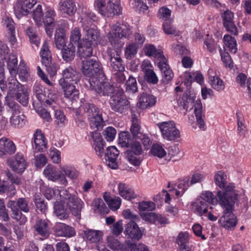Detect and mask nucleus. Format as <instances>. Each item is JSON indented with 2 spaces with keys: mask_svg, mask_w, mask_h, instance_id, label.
I'll return each mask as SVG.
<instances>
[{
  "mask_svg": "<svg viewBox=\"0 0 251 251\" xmlns=\"http://www.w3.org/2000/svg\"><path fill=\"white\" fill-rule=\"evenodd\" d=\"M227 176L223 171H217L214 176V182L221 190L217 192L216 199L217 201L227 200L238 198H242L243 202L248 201V198L245 190L240 192L236 189L235 184L227 182Z\"/></svg>",
  "mask_w": 251,
  "mask_h": 251,
  "instance_id": "nucleus-1",
  "label": "nucleus"
},
{
  "mask_svg": "<svg viewBox=\"0 0 251 251\" xmlns=\"http://www.w3.org/2000/svg\"><path fill=\"white\" fill-rule=\"evenodd\" d=\"M83 21L82 27L84 37L81 43L78 44V54L80 57L91 56L93 53V46L97 45V41L100 37V33L98 28L94 25L85 23Z\"/></svg>",
  "mask_w": 251,
  "mask_h": 251,
  "instance_id": "nucleus-2",
  "label": "nucleus"
},
{
  "mask_svg": "<svg viewBox=\"0 0 251 251\" xmlns=\"http://www.w3.org/2000/svg\"><path fill=\"white\" fill-rule=\"evenodd\" d=\"M16 76L8 78V93L5 97L7 105L13 110H18V106L12 100H8V95L15 94L16 100L23 105H26L28 101V93L25 87L21 84L15 78Z\"/></svg>",
  "mask_w": 251,
  "mask_h": 251,
  "instance_id": "nucleus-3",
  "label": "nucleus"
},
{
  "mask_svg": "<svg viewBox=\"0 0 251 251\" xmlns=\"http://www.w3.org/2000/svg\"><path fill=\"white\" fill-rule=\"evenodd\" d=\"M240 199L238 198L227 200L217 201L219 205L224 208L223 215L219 220V223L224 228L231 229L237 225V220L232 213L235 205H238Z\"/></svg>",
  "mask_w": 251,
  "mask_h": 251,
  "instance_id": "nucleus-4",
  "label": "nucleus"
},
{
  "mask_svg": "<svg viewBox=\"0 0 251 251\" xmlns=\"http://www.w3.org/2000/svg\"><path fill=\"white\" fill-rule=\"evenodd\" d=\"M61 201L75 216H80L83 202L77 197L76 193H71L66 189H61L59 192Z\"/></svg>",
  "mask_w": 251,
  "mask_h": 251,
  "instance_id": "nucleus-5",
  "label": "nucleus"
},
{
  "mask_svg": "<svg viewBox=\"0 0 251 251\" xmlns=\"http://www.w3.org/2000/svg\"><path fill=\"white\" fill-rule=\"evenodd\" d=\"M90 56L83 57L81 61V71L84 75L90 77L89 82L92 78L97 79L96 75L103 74V68L100 62L95 58H91ZM81 59L83 57H80Z\"/></svg>",
  "mask_w": 251,
  "mask_h": 251,
  "instance_id": "nucleus-6",
  "label": "nucleus"
},
{
  "mask_svg": "<svg viewBox=\"0 0 251 251\" xmlns=\"http://www.w3.org/2000/svg\"><path fill=\"white\" fill-rule=\"evenodd\" d=\"M90 88L94 90L100 96L107 97L111 100L113 97L121 93V89L115 88L108 81H100L92 78L89 81Z\"/></svg>",
  "mask_w": 251,
  "mask_h": 251,
  "instance_id": "nucleus-7",
  "label": "nucleus"
},
{
  "mask_svg": "<svg viewBox=\"0 0 251 251\" xmlns=\"http://www.w3.org/2000/svg\"><path fill=\"white\" fill-rule=\"evenodd\" d=\"M95 5L99 13L104 17L119 15L122 11L120 0H108L106 4L104 0H97Z\"/></svg>",
  "mask_w": 251,
  "mask_h": 251,
  "instance_id": "nucleus-8",
  "label": "nucleus"
},
{
  "mask_svg": "<svg viewBox=\"0 0 251 251\" xmlns=\"http://www.w3.org/2000/svg\"><path fill=\"white\" fill-rule=\"evenodd\" d=\"M163 138L168 141H175L180 137V132L173 121H169L157 124Z\"/></svg>",
  "mask_w": 251,
  "mask_h": 251,
  "instance_id": "nucleus-9",
  "label": "nucleus"
},
{
  "mask_svg": "<svg viewBox=\"0 0 251 251\" xmlns=\"http://www.w3.org/2000/svg\"><path fill=\"white\" fill-rule=\"evenodd\" d=\"M8 207H10L12 212L13 218L17 220H20L22 218L21 211L27 213L29 211V201L25 198H21L17 201H11L8 202Z\"/></svg>",
  "mask_w": 251,
  "mask_h": 251,
  "instance_id": "nucleus-10",
  "label": "nucleus"
},
{
  "mask_svg": "<svg viewBox=\"0 0 251 251\" xmlns=\"http://www.w3.org/2000/svg\"><path fill=\"white\" fill-rule=\"evenodd\" d=\"M37 3V0H18L15 7L16 16L20 18L27 15L30 10Z\"/></svg>",
  "mask_w": 251,
  "mask_h": 251,
  "instance_id": "nucleus-11",
  "label": "nucleus"
},
{
  "mask_svg": "<svg viewBox=\"0 0 251 251\" xmlns=\"http://www.w3.org/2000/svg\"><path fill=\"white\" fill-rule=\"evenodd\" d=\"M129 147H130L131 151H126V158L131 164L138 166L141 163V160L136 155L141 153L142 151V147L140 143L136 141L133 143L131 142Z\"/></svg>",
  "mask_w": 251,
  "mask_h": 251,
  "instance_id": "nucleus-12",
  "label": "nucleus"
},
{
  "mask_svg": "<svg viewBox=\"0 0 251 251\" xmlns=\"http://www.w3.org/2000/svg\"><path fill=\"white\" fill-rule=\"evenodd\" d=\"M223 24L226 30L234 35L238 34V30L234 22V13L229 10L222 14Z\"/></svg>",
  "mask_w": 251,
  "mask_h": 251,
  "instance_id": "nucleus-13",
  "label": "nucleus"
},
{
  "mask_svg": "<svg viewBox=\"0 0 251 251\" xmlns=\"http://www.w3.org/2000/svg\"><path fill=\"white\" fill-rule=\"evenodd\" d=\"M7 164L13 171L18 174L23 173L27 165L24 155L20 153H17L13 159L8 160Z\"/></svg>",
  "mask_w": 251,
  "mask_h": 251,
  "instance_id": "nucleus-14",
  "label": "nucleus"
},
{
  "mask_svg": "<svg viewBox=\"0 0 251 251\" xmlns=\"http://www.w3.org/2000/svg\"><path fill=\"white\" fill-rule=\"evenodd\" d=\"M106 53L109 57L110 67L115 72H123L125 67L120 55L114 50L108 48Z\"/></svg>",
  "mask_w": 251,
  "mask_h": 251,
  "instance_id": "nucleus-15",
  "label": "nucleus"
},
{
  "mask_svg": "<svg viewBox=\"0 0 251 251\" xmlns=\"http://www.w3.org/2000/svg\"><path fill=\"white\" fill-rule=\"evenodd\" d=\"M119 154V151L114 146L109 147L104 153V159L106 165L112 169L118 168L117 157Z\"/></svg>",
  "mask_w": 251,
  "mask_h": 251,
  "instance_id": "nucleus-16",
  "label": "nucleus"
},
{
  "mask_svg": "<svg viewBox=\"0 0 251 251\" xmlns=\"http://www.w3.org/2000/svg\"><path fill=\"white\" fill-rule=\"evenodd\" d=\"M123 90L110 100L109 103L112 109L116 110H125L130 108L129 102L123 95Z\"/></svg>",
  "mask_w": 251,
  "mask_h": 251,
  "instance_id": "nucleus-17",
  "label": "nucleus"
},
{
  "mask_svg": "<svg viewBox=\"0 0 251 251\" xmlns=\"http://www.w3.org/2000/svg\"><path fill=\"white\" fill-rule=\"evenodd\" d=\"M63 78L59 80V84L77 83L80 78V75L71 67L66 68L62 73Z\"/></svg>",
  "mask_w": 251,
  "mask_h": 251,
  "instance_id": "nucleus-18",
  "label": "nucleus"
},
{
  "mask_svg": "<svg viewBox=\"0 0 251 251\" xmlns=\"http://www.w3.org/2000/svg\"><path fill=\"white\" fill-rule=\"evenodd\" d=\"M44 175L48 178V179L54 181L60 179V182L62 184L66 186L68 182L67 180L60 172L56 170V169L51 165H47L44 170Z\"/></svg>",
  "mask_w": 251,
  "mask_h": 251,
  "instance_id": "nucleus-19",
  "label": "nucleus"
},
{
  "mask_svg": "<svg viewBox=\"0 0 251 251\" xmlns=\"http://www.w3.org/2000/svg\"><path fill=\"white\" fill-rule=\"evenodd\" d=\"M158 66L160 69L162 74V81L164 83H168L174 77V73L170 69L166 58H162L161 61L158 63Z\"/></svg>",
  "mask_w": 251,
  "mask_h": 251,
  "instance_id": "nucleus-20",
  "label": "nucleus"
},
{
  "mask_svg": "<svg viewBox=\"0 0 251 251\" xmlns=\"http://www.w3.org/2000/svg\"><path fill=\"white\" fill-rule=\"evenodd\" d=\"M108 247L113 250L130 251L132 245L130 241H126L124 243H121L119 240L113 237H108L107 239Z\"/></svg>",
  "mask_w": 251,
  "mask_h": 251,
  "instance_id": "nucleus-21",
  "label": "nucleus"
},
{
  "mask_svg": "<svg viewBox=\"0 0 251 251\" xmlns=\"http://www.w3.org/2000/svg\"><path fill=\"white\" fill-rule=\"evenodd\" d=\"M55 234L57 236L72 237L75 235L74 229L65 224L57 223L54 226Z\"/></svg>",
  "mask_w": 251,
  "mask_h": 251,
  "instance_id": "nucleus-22",
  "label": "nucleus"
},
{
  "mask_svg": "<svg viewBox=\"0 0 251 251\" xmlns=\"http://www.w3.org/2000/svg\"><path fill=\"white\" fill-rule=\"evenodd\" d=\"M136 223L129 222L126 226L125 232L133 240H139L142 236V232Z\"/></svg>",
  "mask_w": 251,
  "mask_h": 251,
  "instance_id": "nucleus-23",
  "label": "nucleus"
},
{
  "mask_svg": "<svg viewBox=\"0 0 251 251\" xmlns=\"http://www.w3.org/2000/svg\"><path fill=\"white\" fill-rule=\"evenodd\" d=\"M75 83L59 84L63 89L65 97L72 100H76L79 98V91L75 88L74 84Z\"/></svg>",
  "mask_w": 251,
  "mask_h": 251,
  "instance_id": "nucleus-24",
  "label": "nucleus"
},
{
  "mask_svg": "<svg viewBox=\"0 0 251 251\" xmlns=\"http://www.w3.org/2000/svg\"><path fill=\"white\" fill-rule=\"evenodd\" d=\"M59 9L63 13L72 16L75 14L76 7L73 0H60L59 3Z\"/></svg>",
  "mask_w": 251,
  "mask_h": 251,
  "instance_id": "nucleus-25",
  "label": "nucleus"
},
{
  "mask_svg": "<svg viewBox=\"0 0 251 251\" xmlns=\"http://www.w3.org/2000/svg\"><path fill=\"white\" fill-rule=\"evenodd\" d=\"M35 149L39 151H44L47 148V141L41 130L38 129L34 134Z\"/></svg>",
  "mask_w": 251,
  "mask_h": 251,
  "instance_id": "nucleus-26",
  "label": "nucleus"
},
{
  "mask_svg": "<svg viewBox=\"0 0 251 251\" xmlns=\"http://www.w3.org/2000/svg\"><path fill=\"white\" fill-rule=\"evenodd\" d=\"M112 29L114 33H116L118 37L120 38H128L132 34L131 27L127 24H122L121 25L116 24L113 25Z\"/></svg>",
  "mask_w": 251,
  "mask_h": 251,
  "instance_id": "nucleus-27",
  "label": "nucleus"
},
{
  "mask_svg": "<svg viewBox=\"0 0 251 251\" xmlns=\"http://www.w3.org/2000/svg\"><path fill=\"white\" fill-rule=\"evenodd\" d=\"M209 82L211 87L215 90L220 91L225 89L223 81L218 76L214 75L213 70L209 69L208 71Z\"/></svg>",
  "mask_w": 251,
  "mask_h": 251,
  "instance_id": "nucleus-28",
  "label": "nucleus"
},
{
  "mask_svg": "<svg viewBox=\"0 0 251 251\" xmlns=\"http://www.w3.org/2000/svg\"><path fill=\"white\" fill-rule=\"evenodd\" d=\"M83 232L84 237L91 243H97L102 238L103 232L101 230L87 228Z\"/></svg>",
  "mask_w": 251,
  "mask_h": 251,
  "instance_id": "nucleus-29",
  "label": "nucleus"
},
{
  "mask_svg": "<svg viewBox=\"0 0 251 251\" xmlns=\"http://www.w3.org/2000/svg\"><path fill=\"white\" fill-rule=\"evenodd\" d=\"M156 100L154 97L143 93L139 99L137 106L139 108L147 109L155 104Z\"/></svg>",
  "mask_w": 251,
  "mask_h": 251,
  "instance_id": "nucleus-30",
  "label": "nucleus"
},
{
  "mask_svg": "<svg viewBox=\"0 0 251 251\" xmlns=\"http://www.w3.org/2000/svg\"><path fill=\"white\" fill-rule=\"evenodd\" d=\"M194 213L201 216L208 212V204L201 199H197L191 204Z\"/></svg>",
  "mask_w": 251,
  "mask_h": 251,
  "instance_id": "nucleus-31",
  "label": "nucleus"
},
{
  "mask_svg": "<svg viewBox=\"0 0 251 251\" xmlns=\"http://www.w3.org/2000/svg\"><path fill=\"white\" fill-rule=\"evenodd\" d=\"M92 138L94 141L95 150L97 154L100 157H102L103 155L104 142L102 139L100 133L96 132L92 133Z\"/></svg>",
  "mask_w": 251,
  "mask_h": 251,
  "instance_id": "nucleus-32",
  "label": "nucleus"
},
{
  "mask_svg": "<svg viewBox=\"0 0 251 251\" xmlns=\"http://www.w3.org/2000/svg\"><path fill=\"white\" fill-rule=\"evenodd\" d=\"M35 231L40 235L47 238L49 236V227L45 220H38L34 226Z\"/></svg>",
  "mask_w": 251,
  "mask_h": 251,
  "instance_id": "nucleus-33",
  "label": "nucleus"
},
{
  "mask_svg": "<svg viewBox=\"0 0 251 251\" xmlns=\"http://www.w3.org/2000/svg\"><path fill=\"white\" fill-rule=\"evenodd\" d=\"M119 193L123 198L130 200L136 197L134 191L133 189L128 187L124 183H120L118 186Z\"/></svg>",
  "mask_w": 251,
  "mask_h": 251,
  "instance_id": "nucleus-34",
  "label": "nucleus"
},
{
  "mask_svg": "<svg viewBox=\"0 0 251 251\" xmlns=\"http://www.w3.org/2000/svg\"><path fill=\"white\" fill-rule=\"evenodd\" d=\"M40 54L42 64H48L49 61L52 60L51 53L50 50L48 43L47 41H45L43 43Z\"/></svg>",
  "mask_w": 251,
  "mask_h": 251,
  "instance_id": "nucleus-35",
  "label": "nucleus"
},
{
  "mask_svg": "<svg viewBox=\"0 0 251 251\" xmlns=\"http://www.w3.org/2000/svg\"><path fill=\"white\" fill-rule=\"evenodd\" d=\"M2 23L3 25L5 26L9 30V40L11 44L14 45L16 42V39L14 34L15 28L13 20L8 17H5L3 19Z\"/></svg>",
  "mask_w": 251,
  "mask_h": 251,
  "instance_id": "nucleus-36",
  "label": "nucleus"
},
{
  "mask_svg": "<svg viewBox=\"0 0 251 251\" xmlns=\"http://www.w3.org/2000/svg\"><path fill=\"white\" fill-rule=\"evenodd\" d=\"M18 60L17 57L13 54L9 55L7 61V67L11 76H16L18 74Z\"/></svg>",
  "mask_w": 251,
  "mask_h": 251,
  "instance_id": "nucleus-37",
  "label": "nucleus"
},
{
  "mask_svg": "<svg viewBox=\"0 0 251 251\" xmlns=\"http://www.w3.org/2000/svg\"><path fill=\"white\" fill-rule=\"evenodd\" d=\"M54 213L61 220L67 219L69 215V212L64 208L63 204L59 201H56L54 203Z\"/></svg>",
  "mask_w": 251,
  "mask_h": 251,
  "instance_id": "nucleus-38",
  "label": "nucleus"
},
{
  "mask_svg": "<svg viewBox=\"0 0 251 251\" xmlns=\"http://www.w3.org/2000/svg\"><path fill=\"white\" fill-rule=\"evenodd\" d=\"M91 112L92 114L90 119L93 126H95L97 130L101 129L103 125L102 114L100 112V111H91Z\"/></svg>",
  "mask_w": 251,
  "mask_h": 251,
  "instance_id": "nucleus-39",
  "label": "nucleus"
},
{
  "mask_svg": "<svg viewBox=\"0 0 251 251\" xmlns=\"http://www.w3.org/2000/svg\"><path fill=\"white\" fill-rule=\"evenodd\" d=\"M65 34L63 28L59 27L56 31L55 34V43L56 47L58 49H62L65 45Z\"/></svg>",
  "mask_w": 251,
  "mask_h": 251,
  "instance_id": "nucleus-40",
  "label": "nucleus"
},
{
  "mask_svg": "<svg viewBox=\"0 0 251 251\" xmlns=\"http://www.w3.org/2000/svg\"><path fill=\"white\" fill-rule=\"evenodd\" d=\"M63 59L69 62L73 60L75 55V47L74 45L69 44L62 49Z\"/></svg>",
  "mask_w": 251,
  "mask_h": 251,
  "instance_id": "nucleus-41",
  "label": "nucleus"
},
{
  "mask_svg": "<svg viewBox=\"0 0 251 251\" xmlns=\"http://www.w3.org/2000/svg\"><path fill=\"white\" fill-rule=\"evenodd\" d=\"M56 14L52 9L47 10L45 13V17H43V23L45 26H48L52 28L55 25V17Z\"/></svg>",
  "mask_w": 251,
  "mask_h": 251,
  "instance_id": "nucleus-42",
  "label": "nucleus"
},
{
  "mask_svg": "<svg viewBox=\"0 0 251 251\" xmlns=\"http://www.w3.org/2000/svg\"><path fill=\"white\" fill-rule=\"evenodd\" d=\"M25 116L21 111H13L10 118V123L14 127L18 126L24 122Z\"/></svg>",
  "mask_w": 251,
  "mask_h": 251,
  "instance_id": "nucleus-43",
  "label": "nucleus"
},
{
  "mask_svg": "<svg viewBox=\"0 0 251 251\" xmlns=\"http://www.w3.org/2000/svg\"><path fill=\"white\" fill-rule=\"evenodd\" d=\"M144 52L148 56H154L158 59L159 61H161L162 58H165L162 52L157 51L154 46L149 45L144 48Z\"/></svg>",
  "mask_w": 251,
  "mask_h": 251,
  "instance_id": "nucleus-44",
  "label": "nucleus"
},
{
  "mask_svg": "<svg viewBox=\"0 0 251 251\" xmlns=\"http://www.w3.org/2000/svg\"><path fill=\"white\" fill-rule=\"evenodd\" d=\"M173 20L164 22L162 25V28L164 33L168 35H174L175 36L179 35V32L173 25Z\"/></svg>",
  "mask_w": 251,
  "mask_h": 251,
  "instance_id": "nucleus-45",
  "label": "nucleus"
},
{
  "mask_svg": "<svg viewBox=\"0 0 251 251\" xmlns=\"http://www.w3.org/2000/svg\"><path fill=\"white\" fill-rule=\"evenodd\" d=\"M33 19L37 26H40L43 24V12L42 6L38 4L32 11Z\"/></svg>",
  "mask_w": 251,
  "mask_h": 251,
  "instance_id": "nucleus-46",
  "label": "nucleus"
},
{
  "mask_svg": "<svg viewBox=\"0 0 251 251\" xmlns=\"http://www.w3.org/2000/svg\"><path fill=\"white\" fill-rule=\"evenodd\" d=\"M103 198L104 201L111 209L117 210L119 208L121 204V200L119 197H111L104 195Z\"/></svg>",
  "mask_w": 251,
  "mask_h": 251,
  "instance_id": "nucleus-47",
  "label": "nucleus"
},
{
  "mask_svg": "<svg viewBox=\"0 0 251 251\" xmlns=\"http://www.w3.org/2000/svg\"><path fill=\"white\" fill-rule=\"evenodd\" d=\"M224 40L229 51L232 53H235L237 51V43L235 39L230 35L226 34L224 36Z\"/></svg>",
  "mask_w": 251,
  "mask_h": 251,
  "instance_id": "nucleus-48",
  "label": "nucleus"
},
{
  "mask_svg": "<svg viewBox=\"0 0 251 251\" xmlns=\"http://www.w3.org/2000/svg\"><path fill=\"white\" fill-rule=\"evenodd\" d=\"M194 101L190 97H187V94L183 95L182 100H180L178 102L180 109H187L190 108V110H192L193 104Z\"/></svg>",
  "mask_w": 251,
  "mask_h": 251,
  "instance_id": "nucleus-49",
  "label": "nucleus"
},
{
  "mask_svg": "<svg viewBox=\"0 0 251 251\" xmlns=\"http://www.w3.org/2000/svg\"><path fill=\"white\" fill-rule=\"evenodd\" d=\"M108 38L111 45L114 48L118 49L122 47L123 44L120 41V39L122 38L118 37L117 34L114 33L112 29L109 31Z\"/></svg>",
  "mask_w": 251,
  "mask_h": 251,
  "instance_id": "nucleus-50",
  "label": "nucleus"
},
{
  "mask_svg": "<svg viewBox=\"0 0 251 251\" xmlns=\"http://www.w3.org/2000/svg\"><path fill=\"white\" fill-rule=\"evenodd\" d=\"M26 31L31 43L38 47L40 43V38L37 34L35 29L32 27H29Z\"/></svg>",
  "mask_w": 251,
  "mask_h": 251,
  "instance_id": "nucleus-51",
  "label": "nucleus"
},
{
  "mask_svg": "<svg viewBox=\"0 0 251 251\" xmlns=\"http://www.w3.org/2000/svg\"><path fill=\"white\" fill-rule=\"evenodd\" d=\"M33 92L38 100L40 102H43L46 96L44 94L43 86L38 83H36L33 87Z\"/></svg>",
  "mask_w": 251,
  "mask_h": 251,
  "instance_id": "nucleus-52",
  "label": "nucleus"
},
{
  "mask_svg": "<svg viewBox=\"0 0 251 251\" xmlns=\"http://www.w3.org/2000/svg\"><path fill=\"white\" fill-rule=\"evenodd\" d=\"M195 115L197 124L199 127L204 131L206 129V126L204 122L205 115L203 111H194Z\"/></svg>",
  "mask_w": 251,
  "mask_h": 251,
  "instance_id": "nucleus-53",
  "label": "nucleus"
},
{
  "mask_svg": "<svg viewBox=\"0 0 251 251\" xmlns=\"http://www.w3.org/2000/svg\"><path fill=\"white\" fill-rule=\"evenodd\" d=\"M81 34L80 29L78 27H75L71 32L70 44H76L77 45V47L78 48V44L81 43V42H79L81 39Z\"/></svg>",
  "mask_w": 251,
  "mask_h": 251,
  "instance_id": "nucleus-54",
  "label": "nucleus"
},
{
  "mask_svg": "<svg viewBox=\"0 0 251 251\" xmlns=\"http://www.w3.org/2000/svg\"><path fill=\"white\" fill-rule=\"evenodd\" d=\"M126 91L132 93H135L138 91L136 79L132 76H129L126 83Z\"/></svg>",
  "mask_w": 251,
  "mask_h": 251,
  "instance_id": "nucleus-55",
  "label": "nucleus"
},
{
  "mask_svg": "<svg viewBox=\"0 0 251 251\" xmlns=\"http://www.w3.org/2000/svg\"><path fill=\"white\" fill-rule=\"evenodd\" d=\"M138 46L134 43L129 44L126 48L125 56L127 59L133 58L137 52Z\"/></svg>",
  "mask_w": 251,
  "mask_h": 251,
  "instance_id": "nucleus-56",
  "label": "nucleus"
},
{
  "mask_svg": "<svg viewBox=\"0 0 251 251\" xmlns=\"http://www.w3.org/2000/svg\"><path fill=\"white\" fill-rule=\"evenodd\" d=\"M176 242L179 246V248L182 249L187 246L189 242L188 233L187 232H180L177 237Z\"/></svg>",
  "mask_w": 251,
  "mask_h": 251,
  "instance_id": "nucleus-57",
  "label": "nucleus"
},
{
  "mask_svg": "<svg viewBox=\"0 0 251 251\" xmlns=\"http://www.w3.org/2000/svg\"><path fill=\"white\" fill-rule=\"evenodd\" d=\"M129 134L126 132H122L119 135V144L122 147H128L130 145Z\"/></svg>",
  "mask_w": 251,
  "mask_h": 251,
  "instance_id": "nucleus-58",
  "label": "nucleus"
},
{
  "mask_svg": "<svg viewBox=\"0 0 251 251\" xmlns=\"http://www.w3.org/2000/svg\"><path fill=\"white\" fill-rule=\"evenodd\" d=\"M151 152L154 156H156L159 158L163 157L166 153L164 149L158 144L152 145L151 150Z\"/></svg>",
  "mask_w": 251,
  "mask_h": 251,
  "instance_id": "nucleus-59",
  "label": "nucleus"
},
{
  "mask_svg": "<svg viewBox=\"0 0 251 251\" xmlns=\"http://www.w3.org/2000/svg\"><path fill=\"white\" fill-rule=\"evenodd\" d=\"M171 11L168 8L162 7L160 8L158 12L159 19L166 22L169 20H173L170 18Z\"/></svg>",
  "mask_w": 251,
  "mask_h": 251,
  "instance_id": "nucleus-60",
  "label": "nucleus"
},
{
  "mask_svg": "<svg viewBox=\"0 0 251 251\" xmlns=\"http://www.w3.org/2000/svg\"><path fill=\"white\" fill-rule=\"evenodd\" d=\"M4 154H12L15 153L16 150V147L14 143L8 140L6 138H4Z\"/></svg>",
  "mask_w": 251,
  "mask_h": 251,
  "instance_id": "nucleus-61",
  "label": "nucleus"
},
{
  "mask_svg": "<svg viewBox=\"0 0 251 251\" xmlns=\"http://www.w3.org/2000/svg\"><path fill=\"white\" fill-rule=\"evenodd\" d=\"M46 67V69L50 76H53L55 75L58 68L55 63L53 62L52 60L49 61L48 64H42Z\"/></svg>",
  "mask_w": 251,
  "mask_h": 251,
  "instance_id": "nucleus-62",
  "label": "nucleus"
},
{
  "mask_svg": "<svg viewBox=\"0 0 251 251\" xmlns=\"http://www.w3.org/2000/svg\"><path fill=\"white\" fill-rule=\"evenodd\" d=\"M116 134V129L111 126L107 127L103 131V136L107 141H112Z\"/></svg>",
  "mask_w": 251,
  "mask_h": 251,
  "instance_id": "nucleus-63",
  "label": "nucleus"
},
{
  "mask_svg": "<svg viewBox=\"0 0 251 251\" xmlns=\"http://www.w3.org/2000/svg\"><path fill=\"white\" fill-rule=\"evenodd\" d=\"M237 118L238 130L239 132H242L245 128L244 117L242 111H238L236 113Z\"/></svg>",
  "mask_w": 251,
  "mask_h": 251,
  "instance_id": "nucleus-64",
  "label": "nucleus"
}]
</instances>
